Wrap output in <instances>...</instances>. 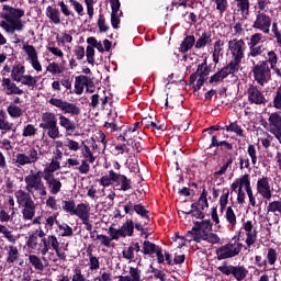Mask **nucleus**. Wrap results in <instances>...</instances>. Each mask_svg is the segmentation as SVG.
I'll return each mask as SVG.
<instances>
[{"mask_svg":"<svg viewBox=\"0 0 281 281\" xmlns=\"http://www.w3.org/2000/svg\"><path fill=\"white\" fill-rule=\"evenodd\" d=\"M5 13L1 14L4 21L0 22V26L9 34H14L15 31L21 32L24 29V24L21 19L25 15L23 9L13 8L9 4H4L2 8Z\"/></svg>","mask_w":281,"mask_h":281,"instance_id":"1","label":"nucleus"},{"mask_svg":"<svg viewBox=\"0 0 281 281\" xmlns=\"http://www.w3.org/2000/svg\"><path fill=\"white\" fill-rule=\"evenodd\" d=\"M228 48L232 54V60L229 61V64H227V66H229L231 68H233L235 71L238 72L240 64L245 58L246 44L243 40L234 38L229 41Z\"/></svg>","mask_w":281,"mask_h":281,"instance_id":"2","label":"nucleus"},{"mask_svg":"<svg viewBox=\"0 0 281 281\" xmlns=\"http://www.w3.org/2000/svg\"><path fill=\"white\" fill-rule=\"evenodd\" d=\"M238 240L239 237H234L228 244L220 247L216 250L218 260H226L227 258H235V256H238L244 247L243 243H238Z\"/></svg>","mask_w":281,"mask_h":281,"instance_id":"3","label":"nucleus"},{"mask_svg":"<svg viewBox=\"0 0 281 281\" xmlns=\"http://www.w3.org/2000/svg\"><path fill=\"white\" fill-rule=\"evenodd\" d=\"M40 127L46 131L47 135L53 139L60 136L57 117L52 112H45L42 114V123H40Z\"/></svg>","mask_w":281,"mask_h":281,"instance_id":"4","label":"nucleus"},{"mask_svg":"<svg viewBox=\"0 0 281 281\" xmlns=\"http://www.w3.org/2000/svg\"><path fill=\"white\" fill-rule=\"evenodd\" d=\"M252 64L254 78L261 87H263L271 80V69L268 61H259L256 64L255 60H252Z\"/></svg>","mask_w":281,"mask_h":281,"instance_id":"5","label":"nucleus"},{"mask_svg":"<svg viewBox=\"0 0 281 281\" xmlns=\"http://www.w3.org/2000/svg\"><path fill=\"white\" fill-rule=\"evenodd\" d=\"M24 181L26 183L25 189L27 192L32 194V190H35L36 192H40L41 196H46L47 191L46 187L44 186L42 181V171H37L36 173H31L24 178Z\"/></svg>","mask_w":281,"mask_h":281,"instance_id":"6","label":"nucleus"},{"mask_svg":"<svg viewBox=\"0 0 281 281\" xmlns=\"http://www.w3.org/2000/svg\"><path fill=\"white\" fill-rule=\"evenodd\" d=\"M48 102L58 108L64 114H68L71 117L77 119L81 114V109L77 103L68 102L58 98H52Z\"/></svg>","mask_w":281,"mask_h":281,"instance_id":"7","label":"nucleus"},{"mask_svg":"<svg viewBox=\"0 0 281 281\" xmlns=\"http://www.w3.org/2000/svg\"><path fill=\"white\" fill-rule=\"evenodd\" d=\"M213 224L210 220H203L202 222H194V226L191 231L187 233V236H191L189 243L194 240L195 243H201L203 234H209L212 232Z\"/></svg>","mask_w":281,"mask_h":281,"instance_id":"8","label":"nucleus"},{"mask_svg":"<svg viewBox=\"0 0 281 281\" xmlns=\"http://www.w3.org/2000/svg\"><path fill=\"white\" fill-rule=\"evenodd\" d=\"M42 153H37V150L32 147L27 150L26 154H16L14 158V162L16 165V168H22L25 165H32L35 164L38 159Z\"/></svg>","mask_w":281,"mask_h":281,"instance_id":"9","label":"nucleus"},{"mask_svg":"<svg viewBox=\"0 0 281 281\" xmlns=\"http://www.w3.org/2000/svg\"><path fill=\"white\" fill-rule=\"evenodd\" d=\"M218 271L224 276H234L236 281L246 280L249 271L244 266H220Z\"/></svg>","mask_w":281,"mask_h":281,"instance_id":"10","label":"nucleus"},{"mask_svg":"<svg viewBox=\"0 0 281 281\" xmlns=\"http://www.w3.org/2000/svg\"><path fill=\"white\" fill-rule=\"evenodd\" d=\"M271 25H272V19L263 12L262 13L258 12L252 27L256 30L262 31L265 34H269Z\"/></svg>","mask_w":281,"mask_h":281,"instance_id":"11","label":"nucleus"},{"mask_svg":"<svg viewBox=\"0 0 281 281\" xmlns=\"http://www.w3.org/2000/svg\"><path fill=\"white\" fill-rule=\"evenodd\" d=\"M247 94L250 104L262 105L268 102L262 91L255 85H250V87L247 90Z\"/></svg>","mask_w":281,"mask_h":281,"instance_id":"12","label":"nucleus"},{"mask_svg":"<svg viewBox=\"0 0 281 281\" xmlns=\"http://www.w3.org/2000/svg\"><path fill=\"white\" fill-rule=\"evenodd\" d=\"M236 72L237 71L229 67V65H226L210 78L209 83L212 86H217L218 83L223 82L224 79L229 75L234 77Z\"/></svg>","mask_w":281,"mask_h":281,"instance_id":"13","label":"nucleus"},{"mask_svg":"<svg viewBox=\"0 0 281 281\" xmlns=\"http://www.w3.org/2000/svg\"><path fill=\"white\" fill-rule=\"evenodd\" d=\"M257 191L261 194L262 199L270 201L272 199V191L270 187V179L268 177H262L258 179Z\"/></svg>","mask_w":281,"mask_h":281,"instance_id":"14","label":"nucleus"},{"mask_svg":"<svg viewBox=\"0 0 281 281\" xmlns=\"http://www.w3.org/2000/svg\"><path fill=\"white\" fill-rule=\"evenodd\" d=\"M211 71L212 67L211 65H207V59L205 58L204 61L198 66L196 71L190 76V85L194 83L199 76L209 78Z\"/></svg>","mask_w":281,"mask_h":281,"instance_id":"15","label":"nucleus"},{"mask_svg":"<svg viewBox=\"0 0 281 281\" xmlns=\"http://www.w3.org/2000/svg\"><path fill=\"white\" fill-rule=\"evenodd\" d=\"M31 192H25L22 189L18 190L15 192L16 201L19 205L22 207H34L36 206L34 201L32 200V196L30 195Z\"/></svg>","mask_w":281,"mask_h":281,"instance_id":"16","label":"nucleus"},{"mask_svg":"<svg viewBox=\"0 0 281 281\" xmlns=\"http://www.w3.org/2000/svg\"><path fill=\"white\" fill-rule=\"evenodd\" d=\"M23 49L25 50L29 58L31 59L32 67L36 71H41L42 70V65L38 61V56H37V52H36L35 47L33 45H24Z\"/></svg>","mask_w":281,"mask_h":281,"instance_id":"17","label":"nucleus"},{"mask_svg":"<svg viewBox=\"0 0 281 281\" xmlns=\"http://www.w3.org/2000/svg\"><path fill=\"white\" fill-rule=\"evenodd\" d=\"M269 132L273 135H281V115L278 112L269 117Z\"/></svg>","mask_w":281,"mask_h":281,"instance_id":"18","label":"nucleus"},{"mask_svg":"<svg viewBox=\"0 0 281 281\" xmlns=\"http://www.w3.org/2000/svg\"><path fill=\"white\" fill-rule=\"evenodd\" d=\"M2 87L3 90L5 91V94L11 95V94H23V90L20 89L14 82L11 81L10 78H3L2 79Z\"/></svg>","mask_w":281,"mask_h":281,"instance_id":"19","label":"nucleus"},{"mask_svg":"<svg viewBox=\"0 0 281 281\" xmlns=\"http://www.w3.org/2000/svg\"><path fill=\"white\" fill-rule=\"evenodd\" d=\"M74 216H78L80 221H89L90 206L88 203H80L76 206Z\"/></svg>","mask_w":281,"mask_h":281,"instance_id":"20","label":"nucleus"},{"mask_svg":"<svg viewBox=\"0 0 281 281\" xmlns=\"http://www.w3.org/2000/svg\"><path fill=\"white\" fill-rule=\"evenodd\" d=\"M220 148L221 151H227L234 149V144L227 140L217 139V135L212 136L210 148Z\"/></svg>","mask_w":281,"mask_h":281,"instance_id":"21","label":"nucleus"},{"mask_svg":"<svg viewBox=\"0 0 281 281\" xmlns=\"http://www.w3.org/2000/svg\"><path fill=\"white\" fill-rule=\"evenodd\" d=\"M53 241L58 243L57 237L54 235L42 238L41 243L38 244L42 256H46L50 247H53Z\"/></svg>","mask_w":281,"mask_h":281,"instance_id":"22","label":"nucleus"},{"mask_svg":"<svg viewBox=\"0 0 281 281\" xmlns=\"http://www.w3.org/2000/svg\"><path fill=\"white\" fill-rule=\"evenodd\" d=\"M195 44H196V41L194 35H187L180 45L179 52L182 54H186L190 49H192V47L195 46Z\"/></svg>","mask_w":281,"mask_h":281,"instance_id":"23","label":"nucleus"},{"mask_svg":"<svg viewBox=\"0 0 281 281\" xmlns=\"http://www.w3.org/2000/svg\"><path fill=\"white\" fill-rule=\"evenodd\" d=\"M212 33L211 32H203L202 35L195 41V48L200 49L205 47L206 45L212 44Z\"/></svg>","mask_w":281,"mask_h":281,"instance_id":"24","label":"nucleus"},{"mask_svg":"<svg viewBox=\"0 0 281 281\" xmlns=\"http://www.w3.org/2000/svg\"><path fill=\"white\" fill-rule=\"evenodd\" d=\"M59 125L64 127L67 133H74L76 130V123L63 114L59 115Z\"/></svg>","mask_w":281,"mask_h":281,"instance_id":"25","label":"nucleus"},{"mask_svg":"<svg viewBox=\"0 0 281 281\" xmlns=\"http://www.w3.org/2000/svg\"><path fill=\"white\" fill-rule=\"evenodd\" d=\"M7 260L5 262L8 265H13L14 262H16V260H19L20 258V252L19 249L16 248V246L10 245L8 246V254H7Z\"/></svg>","mask_w":281,"mask_h":281,"instance_id":"26","label":"nucleus"},{"mask_svg":"<svg viewBox=\"0 0 281 281\" xmlns=\"http://www.w3.org/2000/svg\"><path fill=\"white\" fill-rule=\"evenodd\" d=\"M61 85L67 89V90H71L72 88V80H70V78H65L59 80H56L52 83V89L56 92H60L61 91Z\"/></svg>","mask_w":281,"mask_h":281,"instance_id":"27","label":"nucleus"},{"mask_svg":"<svg viewBox=\"0 0 281 281\" xmlns=\"http://www.w3.org/2000/svg\"><path fill=\"white\" fill-rule=\"evenodd\" d=\"M117 186H121L123 192H127V190H132V180L128 179L125 175L117 173V181H115Z\"/></svg>","mask_w":281,"mask_h":281,"instance_id":"28","label":"nucleus"},{"mask_svg":"<svg viewBox=\"0 0 281 281\" xmlns=\"http://www.w3.org/2000/svg\"><path fill=\"white\" fill-rule=\"evenodd\" d=\"M117 173L113 170L109 171V176H103L100 179V186H103V188H109V186H112V182L115 183L117 181Z\"/></svg>","mask_w":281,"mask_h":281,"instance_id":"29","label":"nucleus"},{"mask_svg":"<svg viewBox=\"0 0 281 281\" xmlns=\"http://www.w3.org/2000/svg\"><path fill=\"white\" fill-rule=\"evenodd\" d=\"M159 248H160V246H157L156 244H154L149 240H145L143 244L142 254H144V256H154V254H156V251Z\"/></svg>","mask_w":281,"mask_h":281,"instance_id":"30","label":"nucleus"},{"mask_svg":"<svg viewBox=\"0 0 281 281\" xmlns=\"http://www.w3.org/2000/svg\"><path fill=\"white\" fill-rule=\"evenodd\" d=\"M87 81H88L87 76L80 75V76L76 77V79H75V93L76 94H78V95L82 94L83 89L87 85Z\"/></svg>","mask_w":281,"mask_h":281,"instance_id":"31","label":"nucleus"},{"mask_svg":"<svg viewBox=\"0 0 281 281\" xmlns=\"http://www.w3.org/2000/svg\"><path fill=\"white\" fill-rule=\"evenodd\" d=\"M24 72H25V67L22 66L20 63H18L12 68L11 78L14 81H20L21 80V76H23Z\"/></svg>","mask_w":281,"mask_h":281,"instance_id":"32","label":"nucleus"},{"mask_svg":"<svg viewBox=\"0 0 281 281\" xmlns=\"http://www.w3.org/2000/svg\"><path fill=\"white\" fill-rule=\"evenodd\" d=\"M123 232V238L126 236L132 237L134 235V222L133 220H127L120 228Z\"/></svg>","mask_w":281,"mask_h":281,"instance_id":"33","label":"nucleus"},{"mask_svg":"<svg viewBox=\"0 0 281 281\" xmlns=\"http://www.w3.org/2000/svg\"><path fill=\"white\" fill-rule=\"evenodd\" d=\"M46 15L55 23L59 24L60 23V12L58 9L53 8V7H47L46 9Z\"/></svg>","mask_w":281,"mask_h":281,"instance_id":"34","label":"nucleus"},{"mask_svg":"<svg viewBox=\"0 0 281 281\" xmlns=\"http://www.w3.org/2000/svg\"><path fill=\"white\" fill-rule=\"evenodd\" d=\"M224 130L229 133H236L237 136L245 137L244 130L237 124V122H232L229 125H225Z\"/></svg>","mask_w":281,"mask_h":281,"instance_id":"35","label":"nucleus"},{"mask_svg":"<svg viewBox=\"0 0 281 281\" xmlns=\"http://www.w3.org/2000/svg\"><path fill=\"white\" fill-rule=\"evenodd\" d=\"M250 176L248 173H245L244 176H241L240 178H237L233 184H232V190L233 192H236L237 188H243L245 187V183H247V181L249 180Z\"/></svg>","mask_w":281,"mask_h":281,"instance_id":"36","label":"nucleus"},{"mask_svg":"<svg viewBox=\"0 0 281 281\" xmlns=\"http://www.w3.org/2000/svg\"><path fill=\"white\" fill-rule=\"evenodd\" d=\"M16 82H21L24 86L35 88L37 86V77H32L31 75H23Z\"/></svg>","mask_w":281,"mask_h":281,"instance_id":"37","label":"nucleus"},{"mask_svg":"<svg viewBox=\"0 0 281 281\" xmlns=\"http://www.w3.org/2000/svg\"><path fill=\"white\" fill-rule=\"evenodd\" d=\"M46 183L50 190V194H58V192H60V190L63 188V183L56 178L49 180Z\"/></svg>","mask_w":281,"mask_h":281,"instance_id":"38","label":"nucleus"},{"mask_svg":"<svg viewBox=\"0 0 281 281\" xmlns=\"http://www.w3.org/2000/svg\"><path fill=\"white\" fill-rule=\"evenodd\" d=\"M136 212L140 218H146L147 221L150 220L149 211L145 209L142 204H133V213Z\"/></svg>","mask_w":281,"mask_h":281,"instance_id":"39","label":"nucleus"},{"mask_svg":"<svg viewBox=\"0 0 281 281\" xmlns=\"http://www.w3.org/2000/svg\"><path fill=\"white\" fill-rule=\"evenodd\" d=\"M63 210L64 212H67L68 214H71V216L75 215V212H76V203L74 200H63Z\"/></svg>","mask_w":281,"mask_h":281,"instance_id":"40","label":"nucleus"},{"mask_svg":"<svg viewBox=\"0 0 281 281\" xmlns=\"http://www.w3.org/2000/svg\"><path fill=\"white\" fill-rule=\"evenodd\" d=\"M29 261L37 271H42L44 269L42 260L36 255H30Z\"/></svg>","mask_w":281,"mask_h":281,"instance_id":"41","label":"nucleus"},{"mask_svg":"<svg viewBox=\"0 0 281 281\" xmlns=\"http://www.w3.org/2000/svg\"><path fill=\"white\" fill-rule=\"evenodd\" d=\"M201 240H206L207 243H211L212 245H217L220 243L221 238L215 233H206L203 234L201 237Z\"/></svg>","mask_w":281,"mask_h":281,"instance_id":"42","label":"nucleus"},{"mask_svg":"<svg viewBox=\"0 0 281 281\" xmlns=\"http://www.w3.org/2000/svg\"><path fill=\"white\" fill-rule=\"evenodd\" d=\"M267 212H268V214H270V212L272 214H277V212H279V214H281V201L270 202L269 205L267 206Z\"/></svg>","mask_w":281,"mask_h":281,"instance_id":"43","label":"nucleus"},{"mask_svg":"<svg viewBox=\"0 0 281 281\" xmlns=\"http://www.w3.org/2000/svg\"><path fill=\"white\" fill-rule=\"evenodd\" d=\"M36 206H30L22 210V216L24 221H32L35 216Z\"/></svg>","mask_w":281,"mask_h":281,"instance_id":"44","label":"nucleus"},{"mask_svg":"<svg viewBox=\"0 0 281 281\" xmlns=\"http://www.w3.org/2000/svg\"><path fill=\"white\" fill-rule=\"evenodd\" d=\"M226 221L232 225V227L237 225V217H236L235 212L232 206L227 207Z\"/></svg>","mask_w":281,"mask_h":281,"instance_id":"45","label":"nucleus"},{"mask_svg":"<svg viewBox=\"0 0 281 281\" xmlns=\"http://www.w3.org/2000/svg\"><path fill=\"white\" fill-rule=\"evenodd\" d=\"M249 56L256 58L262 55V53L265 52V47L263 45L249 46Z\"/></svg>","mask_w":281,"mask_h":281,"instance_id":"46","label":"nucleus"},{"mask_svg":"<svg viewBox=\"0 0 281 281\" xmlns=\"http://www.w3.org/2000/svg\"><path fill=\"white\" fill-rule=\"evenodd\" d=\"M278 55L274 50H271L268 53V60H261V61H268V65L270 64L271 69H276V66L278 64Z\"/></svg>","mask_w":281,"mask_h":281,"instance_id":"47","label":"nucleus"},{"mask_svg":"<svg viewBox=\"0 0 281 281\" xmlns=\"http://www.w3.org/2000/svg\"><path fill=\"white\" fill-rule=\"evenodd\" d=\"M150 273H154L155 280L167 281L166 273L162 270L155 268L150 265Z\"/></svg>","mask_w":281,"mask_h":281,"instance_id":"48","label":"nucleus"},{"mask_svg":"<svg viewBox=\"0 0 281 281\" xmlns=\"http://www.w3.org/2000/svg\"><path fill=\"white\" fill-rule=\"evenodd\" d=\"M27 248L29 249H36L38 245V236L37 233H33L29 236V239L26 241Z\"/></svg>","mask_w":281,"mask_h":281,"instance_id":"49","label":"nucleus"},{"mask_svg":"<svg viewBox=\"0 0 281 281\" xmlns=\"http://www.w3.org/2000/svg\"><path fill=\"white\" fill-rule=\"evenodd\" d=\"M37 134V128L33 124H27L23 128V137H31Z\"/></svg>","mask_w":281,"mask_h":281,"instance_id":"50","label":"nucleus"},{"mask_svg":"<svg viewBox=\"0 0 281 281\" xmlns=\"http://www.w3.org/2000/svg\"><path fill=\"white\" fill-rule=\"evenodd\" d=\"M8 113L10 114L11 117L18 119L22 115V110L18 105H9L8 106Z\"/></svg>","mask_w":281,"mask_h":281,"instance_id":"51","label":"nucleus"},{"mask_svg":"<svg viewBox=\"0 0 281 281\" xmlns=\"http://www.w3.org/2000/svg\"><path fill=\"white\" fill-rule=\"evenodd\" d=\"M237 7L243 13L249 14L250 1L249 0H235Z\"/></svg>","mask_w":281,"mask_h":281,"instance_id":"52","label":"nucleus"},{"mask_svg":"<svg viewBox=\"0 0 281 281\" xmlns=\"http://www.w3.org/2000/svg\"><path fill=\"white\" fill-rule=\"evenodd\" d=\"M247 153H248V155H249L250 158H251L252 165L256 166L257 162H258L256 146H255L254 144H250V145L248 146Z\"/></svg>","mask_w":281,"mask_h":281,"instance_id":"53","label":"nucleus"},{"mask_svg":"<svg viewBox=\"0 0 281 281\" xmlns=\"http://www.w3.org/2000/svg\"><path fill=\"white\" fill-rule=\"evenodd\" d=\"M228 196H229V189H224L223 194L220 199V205H221L222 212L226 209V205L228 203Z\"/></svg>","mask_w":281,"mask_h":281,"instance_id":"54","label":"nucleus"},{"mask_svg":"<svg viewBox=\"0 0 281 281\" xmlns=\"http://www.w3.org/2000/svg\"><path fill=\"white\" fill-rule=\"evenodd\" d=\"M87 43L89 45H92V47L97 48L100 53L104 52L103 45L101 44V42H98L95 37L93 36L88 37Z\"/></svg>","mask_w":281,"mask_h":281,"instance_id":"55","label":"nucleus"},{"mask_svg":"<svg viewBox=\"0 0 281 281\" xmlns=\"http://www.w3.org/2000/svg\"><path fill=\"white\" fill-rule=\"evenodd\" d=\"M109 232H110V239L111 240H119V238H123V236H124V233L121 231V228L120 229H116V228H114V227H110L109 228Z\"/></svg>","mask_w":281,"mask_h":281,"instance_id":"56","label":"nucleus"},{"mask_svg":"<svg viewBox=\"0 0 281 281\" xmlns=\"http://www.w3.org/2000/svg\"><path fill=\"white\" fill-rule=\"evenodd\" d=\"M94 54H95L94 47L89 44L87 46L86 55H87V61L92 66L94 65Z\"/></svg>","mask_w":281,"mask_h":281,"instance_id":"57","label":"nucleus"},{"mask_svg":"<svg viewBox=\"0 0 281 281\" xmlns=\"http://www.w3.org/2000/svg\"><path fill=\"white\" fill-rule=\"evenodd\" d=\"M267 258H268L269 265H276V262L278 260L277 250L274 248H269Z\"/></svg>","mask_w":281,"mask_h":281,"instance_id":"58","label":"nucleus"},{"mask_svg":"<svg viewBox=\"0 0 281 281\" xmlns=\"http://www.w3.org/2000/svg\"><path fill=\"white\" fill-rule=\"evenodd\" d=\"M98 26L101 33H105L110 30V26L106 25L104 15L102 14L99 15Z\"/></svg>","mask_w":281,"mask_h":281,"instance_id":"59","label":"nucleus"},{"mask_svg":"<svg viewBox=\"0 0 281 281\" xmlns=\"http://www.w3.org/2000/svg\"><path fill=\"white\" fill-rule=\"evenodd\" d=\"M123 12L120 11V14L119 13H112L111 14V24L113 26V29L117 30L120 26V23H121V20H120V16H122Z\"/></svg>","mask_w":281,"mask_h":281,"instance_id":"60","label":"nucleus"},{"mask_svg":"<svg viewBox=\"0 0 281 281\" xmlns=\"http://www.w3.org/2000/svg\"><path fill=\"white\" fill-rule=\"evenodd\" d=\"M273 105L278 110H281V85L277 88V91L274 93Z\"/></svg>","mask_w":281,"mask_h":281,"instance_id":"61","label":"nucleus"},{"mask_svg":"<svg viewBox=\"0 0 281 281\" xmlns=\"http://www.w3.org/2000/svg\"><path fill=\"white\" fill-rule=\"evenodd\" d=\"M140 273L142 271L138 268L130 267V278L132 281H142Z\"/></svg>","mask_w":281,"mask_h":281,"instance_id":"62","label":"nucleus"},{"mask_svg":"<svg viewBox=\"0 0 281 281\" xmlns=\"http://www.w3.org/2000/svg\"><path fill=\"white\" fill-rule=\"evenodd\" d=\"M262 41V34L256 33L251 35L250 42L248 43V46H258V44Z\"/></svg>","mask_w":281,"mask_h":281,"instance_id":"63","label":"nucleus"},{"mask_svg":"<svg viewBox=\"0 0 281 281\" xmlns=\"http://www.w3.org/2000/svg\"><path fill=\"white\" fill-rule=\"evenodd\" d=\"M47 71H49L53 75L61 74L64 70L60 68V66L57 63H50L47 67Z\"/></svg>","mask_w":281,"mask_h":281,"instance_id":"64","label":"nucleus"}]
</instances>
